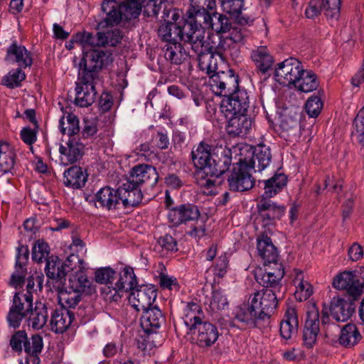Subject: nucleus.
Wrapping results in <instances>:
<instances>
[{"label":"nucleus","instance_id":"obj_1","mask_svg":"<svg viewBox=\"0 0 364 364\" xmlns=\"http://www.w3.org/2000/svg\"><path fill=\"white\" fill-rule=\"evenodd\" d=\"M213 11H186L183 16L184 31L189 33L192 39V51L197 55L200 69L213 71L216 63L213 56L214 46L205 39V30L207 29Z\"/></svg>","mask_w":364,"mask_h":364},{"label":"nucleus","instance_id":"obj_2","mask_svg":"<svg viewBox=\"0 0 364 364\" xmlns=\"http://www.w3.org/2000/svg\"><path fill=\"white\" fill-rule=\"evenodd\" d=\"M215 149L209 144L201 141L191 151V160L198 170V174L206 176H220L228 170L231 161V151L223 149L220 155L214 152Z\"/></svg>","mask_w":364,"mask_h":364},{"label":"nucleus","instance_id":"obj_3","mask_svg":"<svg viewBox=\"0 0 364 364\" xmlns=\"http://www.w3.org/2000/svg\"><path fill=\"white\" fill-rule=\"evenodd\" d=\"M113 62V53L109 50L91 49L83 52V56L79 63V74L87 79L100 80V71Z\"/></svg>","mask_w":364,"mask_h":364},{"label":"nucleus","instance_id":"obj_4","mask_svg":"<svg viewBox=\"0 0 364 364\" xmlns=\"http://www.w3.org/2000/svg\"><path fill=\"white\" fill-rule=\"evenodd\" d=\"M280 296L281 294L268 289L257 291L250 296L252 310H256L259 315L260 321H262L267 328L269 326L271 316L278 306Z\"/></svg>","mask_w":364,"mask_h":364},{"label":"nucleus","instance_id":"obj_5","mask_svg":"<svg viewBox=\"0 0 364 364\" xmlns=\"http://www.w3.org/2000/svg\"><path fill=\"white\" fill-rule=\"evenodd\" d=\"M216 62V59L214 58ZM216 63V68L213 71H209L208 69H201L206 70V73L210 76L209 84L212 90L218 95L225 97L230 94V92L235 91L240 88L239 86V76L232 69H228L226 71H217L218 65Z\"/></svg>","mask_w":364,"mask_h":364},{"label":"nucleus","instance_id":"obj_6","mask_svg":"<svg viewBox=\"0 0 364 364\" xmlns=\"http://www.w3.org/2000/svg\"><path fill=\"white\" fill-rule=\"evenodd\" d=\"M251 170L247 164L246 158L241 157L238 162L233 164L232 170L228 178L230 190L243 192L252 188L255 181L250 174Z\"/></svg>","mask_w":364,"mask_h":364},{"label":"nucleus","instance_id":"obj_7","mask_svg":"<svg viewBox=\"0 0 364 364\" xmlns=\"http://www.w3.org/2000/svg\"><path fill=\"white\" fill-rule=\"evenodd\" d=\"M250 107L249 95L245 89H237L223 97L220 111L225 117L230 114H246Z\"/></svg>","mask_w":364,"mask_h":364},{"label":"nucleus","instance_id":"obj_8","mask_svg":"<svg viewBox=\"0 0 364 364\" xmlns=\"http://www.w3.org/2000/svg\"><path fill=\"white\" fill-rule=\"evenodd\" d=\"M230 326H237L241 329L254 328L264 329L267 328L262 321H260L259 315L256 310H252L250 300L247 305L243 304L235 309Z\"/></svg>","mask_w":364,"mask_h":364},{"label":"nucleus","instance_id":"obj_9","mask_svg":"<svg viewBox=\"0 0 364 364\" xmlns=\"http://www.w3.org/2000/svg\"><path fill=\"white\" fill-rule=\"evenodd\" d=\"M303 70L301 62L297 59L294 58L286 59L278 63L274 70L276 80L282 85L294 86Z\"/></svg>","mask_w":364,"mask_h":364},{"label":"nucleus","instance_id":"obj_10","mask_svg":"<svg viewBox=\"0 0 364 364\" xmlns=\"http://www.w3.org/2000/svg\"><path fill=\"white\" fill-rule=\"evenodd\" d=\"M200 216L198 207L189 203L178 205L168 213V223L175 228L188 222L198 220Z\"/></svg>","mask_w":364,"mask_h":364},{"label":"nucleus","instance_id":"obj_11","mask_svg":"<svg viewBox=\"0 0 364 364\" xmlns=\"http://www.w3.org/2000/svg\"><path fill=\"white\" fill-rule=\"evenodd\" d=\"M127 179L136 186L153 188L159 181V174L156 168L151 165L138 164L132 168Z\"/></svg>","mask_w":364,"mask_h":364},{"label":"nucleus","instance_id":"obj_12","mask_svg":"<svg viewBox=\"0 0 364 364\" xmlns=\"http://www.w3.org/2000/svg\"><path fill=\"white\" fill-rule=\"evenodd\" d=\"M357 300L349 296L333 297L329 306L331 315L336 321H347L355 312Z\"/></svg>","mask_w":364,"mask_h":364},{"label":"nucleus","instance_id":"obj_13","mask_svg":"<svg viewBox=\"0 0 364 364\" xmlns=\"http://www.w3.org/2000/svg\"><path fill=\"white\" fill-rule=\"evenodd\" d=\"M196 327H193L191 331L193 334L192 339L200 348H208L212 346L218 339L219 331L215 325L203 321L200 322Z\"/></svg>","mask_w":364,"mask_h":364},{"label":"nucleus","instance_id":"obj_14","mask_svg":"<svg viewBox=\"0 0 364 364\" xmlns=\"http://www.w3.org/2000/svg\"><path fill=\"white\" fill-rule=\"evenodd\" d=\"M157 296V290L155 286L142 285L136 287L129 294V301L137 311H143L151 306Z\"/></svg>","mask_w":364,"mask_h":364},{"label":"nucleus","instance_id":"obj_15","mask_svg":"<svg viewBox=\"0 0 364 364\" xmlns=\"http://www.w3.org/2000/svg\"><path fill=\"white\" fill-rule=\"evenodd\" d=\"M79 82L76 84L75 91L76 97L75 103L81 107H87L95 102L97 96L95 85L99 80L84 78L83 75L78 73Z\"/></svg>","mask_w":364,"mask_h":364},{"label":"nucleus","instance_id":"obj_16","mask_svg":"<svg viewBox=\"0 0 364 364\" xmlns=\"http://www.w3.org/2000/svg\"><path fill=\"white\" fill-rule=\"evenodd\" d=\"M247 153L249 155H246L244 158L247 159V164L255 172H261L264 170L272 161L271 149L264 144L250 146Z\"/></svg>","mask_w":364,"mask_h":364},{"label":"nucleus","instance_id":"obj_17","mask_svg":"<svg viewBox=\"0 0 364 364\" xmlns=\"http://www.w3.org/2000/svg\"><path fill=\"white\" fill-rule=\"evenodd\" d=\"M284 276V268L282 264H277L269 269H266L264 273L255 274L257 282L263 287L262 289L272 290L274 293L283 294L281 281Z\"/></svg>","mask_w":364,"mask_h":364},{"label":"nucleus","instance_id":"obj_18","mask_svg":"<svg viewBox=\"0 0 364 364\" xmlns=\"http://www.w3.org/2000/svg\"><path fill=\"white\" fill-rule=\"evenodd\" d=\"M319 312L313 307L306 312L305 323L303 329V344L307 348H312L316 343L319 328Z\"/></svg>","mask_w":364,"mask_h":364},{"label":"nucleus","instance_id":"obj_19","mask_svg":"<svg viewBox=\"0 0 364 364\" xmlns=\"http://www.w3.org/2000/svg\"><path fill=\"white\" fill-rule=\"evenodd\" d=\"M185 25L163 23L158 29V34L167 44L183 41L192 48V39L188 38L189 33L184 31Z\"/></svg>","mask_w":364,"mask_h":364},{"label":"nucleus","instance_id":"obj_20","mask_svg":"<svg viewBox=\"0 0 364 364\" xmlns=\"http://www.w3.org/2000/svg\"><path fill=\"white\" fill-rule=\"evenodd\" d=\"M117 189L105 186L100 188L95 196V206L107 210L122 209V198Z\"/></svg>","mask_w":364,"mask_h":364},{"label":"nucleus","instance_id":"obj_21","mask_svg":"<svg viewBox=\"0 0 364 364\" xmlns=\"http://www.w3.org/2000/svg\"><path fill=\"white\" fill-rule=\"evenodd\" d=\"M270 198L260 196L257 205L259 215L265 225L273 224L275 220H279L286 211L284 205H277Z\"/></svg>","mask_w":364,"mask_h":364},{"label":"nucleus","instance_id":"obj_22","mask_svg":"<svg viewBox=\"0 0 364 364\" xmlns=\"http://www.w3.org/2000/svg\"><path fill=\"white\" fill-rule=\"evenodd\" d=\"M102 20L98 26L104 28L108 26H117L124 21L120 4L116 0H105L102 4Z\"/></svg>","mask_w":364,"mask_h":364},{"label":"nucleus","instance_id":"obj_23","mask_svg":"<svg viewBox=\"0 0 364 364\" xmlns=\"http://www.w3.org/2000/svg\"><path fill=\"white\" fill-rule=\"evenodd\" d=\"M4 60L11 64L16 63L21 68L31 67L33 64L31 52L16 40L8 47Z\"/></svg>","mask_w":364,"mask_h":364},{"label":"nucleus","instance_id":"obj_24","mask_svg":"<svg viewBox=\"0 0 364 364\" xmlns=\"http://www.w3.org/2000/svg\"><path fill=\"white\" fill-rule=\"evenodd\" d=\"M356 282H358V280H356L353 272L344 271L334 277L332 284L335 289L346 290V294L345 296L358 299L361 296V291Z\"/></svg>","mask_w":364,"mask_h":364},{"label":"nucleus","instance_id":"obj_25","mask_svg":"<svg viewBox=\"0 0 364 364\" xmlns=\"http://www.w3.org/2000/svg\"><path fill=\"white\" fill-rule=\"evenodd\" d=\"M119 194L122 198L123 208H129L139 205L143 199L141 188L136 186L129 179L119 186Z\"/></svg>","mask_w":364,"mask_h":364},{"label":"nucleus","instance_id":"obj_26","mask_svg":"<svg viewBox=\"0 0 364 364\" xmlns=\"http://www.w3.org/2000/svg\"><path fill=\"white\" fill-rule=\"evenodd\" d=\"M257 250L258 255L264 261L265 266L282 264L278 262L279 254L272 240L265 234H262L257 238Z\"/></svg>","mask_w":364,"mask_h":364},{"label":"nucleus","instance_id":"obj_27","mask_svg":"<svg viewBox=\"0 0 364 364\" xmlns=\"http://www.w3.org/2000/svg\"><path fill=\"white\" fill-rule=\"evenodd\" d=\"M137 287L136 277L131 267H125L119 274V279L114 283L112 289L115 291L114 300L122 296V293L132 291Z\"/></svg>","mask_w":364,"mask_h":364},{"label":"nucleus","instance_id":"obj_28","mask_svg":"<svg viewBox=\"0 0 364 364\" xmlns=\"http://www.w3.org/2000/svg\"><path fill=\"white\" fill-rule=\"evenodd\" d=\"M75 319V314L65 306L53 310L51 313V330L56 333H63L67 331Z\"/></svg>","mask_w":364,"mask_h":364},{"label":"nucleus","instance_id":"obj_29","mask_svg":"<svg viewBox=\"0 0 364 364\" xmlns=\"http://www.w3.org/2000/svg\"><path fill=\"white\" fill-rule=\"evenodd\" d=\"M30 311H32V310L27 311V306H26V304L23 301L21 297V293H16L13 298L12 305L7 315V321L9 326L14 328H18L23 318H26Z\"/></svg>","mask_w":364,"mask_h":364},{"label":"nucleus","instance_id":"obj_30","mask_svg":"<svg viewBox=\"0 0 364 364\" xmlns=\"http://www.w3.org/2000/svg\"><path fill=\"white\" fill-rule=\"evenodd\" d=\"M227 118H229L227 132L233 137L246 135L252 124V119L246 114H230Z\"/></svg>","mask_w":364,"mask_h":364},{"label":"nucleus","instance_id":"obj_31","mask_svg":"<svg viewBox=\"0 0 364 364\" xmlns=\"http://www.w3.org/2000/svg\"><path fill=\"white\" fill-rule=\"evenodd\" d=\"M142 311L141 326L146 333L154 332L164 322V316L156 306H151Z\"/></svg>","mask_w":364,"mask_h":364},{"label":"nucleus","instance_id":"obj_32","mask_svg":"<svg viewBox=\"0 0 364 364\" xmlns=\"http://www.w3.org/2000/svg\"><path fill=\"white\" fill-rule=\"evenodd\" d=\"M224 13L235 18L237 23L241 25H250L254 19L250 16L242 15L245 7V0H218Z\"/></svg>","mask_w":364,"mask_h":364},{"label":"nucleus","instance_id":"obj_33","mask_svg":"<svg viewBox=\"0 0 364 364\" xmlns=\"http://www.w3.org/2000/svg\"><path fill=\"white\" fill-rule=\"evenodd\" d=\"M67 146L60 145L59 152L65 156L66 164H73L79 161L84 154L85 144L78 137H70L67 142Z\"/></svg>","mask_w":364,"mask_h":364},{"label":"nucleus","instance_id":"obj_34","mask_svg":"<svg viewBox=\"0 0 364 364\" xmlns=\"http://www.w3.org/2000/svg\"><path fill=\"white\" fill-rule=\"evenodd\" d=\"M298 328L299 318L296 310L294 307H289L286 310L284 318L280 322V336L286 341L289 340L297 333Z\"/></svg>","mask_w":364,"mask_h":364},{"label":"nucleus","instance_id":"obj_35","mask_svg":"<svg viewBox=\"0 0 364 364\" xmlns=\"http://www.w3.org/2000/svg\"><path fill=\"white\" fill-rule=\"evenodd\" d=\"M250 58L257 69L262 74L272 70L274 58L267 46H258L251 51Z\"/></svg>","mask_w":364,"mask_h":364},{"label":"nucleus","instance_id":"obj_36","mask_svg":"<svg viewBox=\"0 0 364 364\" xmlns=\"http://www.w3.org/2000/svg\"><path fill=\"white\" fill-rule=\"evenodd\" d=\"M288 177L284 173H275L267 180L259 181L264 184V193L261 196L264 198H272L280 193L287 186Z\"/></svg>","mask_w":364,"mask_h":364},{"label":"nucleus","instance_id":"obj_37","mask_svg":"<svg viewBox=\"0 0 364 364\" xmlns=\"http://www.w3.org/2000/svg\"><path fill=\"white\" fill-rule=\"evenodd\" d=\"M43 348V338L39 334L33 335L30 338L27 337L24 343V351L27 354L26 364H40L39 354Z\"/></svg>","mask_w":364,"mask_h":364},{"label":"nucleus","instance_id":"obj_38","mask_svg":"<svg viewBox=\"0 0 364 364\" xmlns=\"http://www.w3.org/2000/svg\"><path fill=\"white\" fill-rule=\"evenodd\" d=\"M243 25L239 24L235 26H232L230 31H229V36L225 38H220V42L216 47H214L213 51V56L214 57V53H217L220 55V53L223 50H226L227 48L225 47L226 42L228 41H231L234 43L244 45L245 42L246 38L248 36L249 31L247 29L242 27Z\"/></svg>","mask_w":364,"mask_h":364},{"label":"nucleus","instance_id":"obj_39","mask_svg":"<svg viewBox=\"0 0 364 364\" xmlns=\"http://www.w3.org/2000/svg\"><path fill=\"white\" fill-rule=\"evenodd\" d=\"M205 316L201 306L193 301L188 302L184 309L183 321L190 331L193 327L204 321Z\"/></svg>","mask_w":364,"mask_h":364},{"label":"nucleus","instance_id":"obj_40","mask_svg":"<svg viewBox=\"0 0 364 364\" xmlns=\"http://www.w3.org/2000/svg\"><path fill=\"white\" fill-rule=\"evenodd\" d=\"M362 336L355 324L348 323L341 329L338 343L343 347L352 348L357 345Z\"/></svg>","mask_w":364,"mask_h":364},{"label":"nucleus","instance_id":"obj_41","mask_svg":"<svg viewBox=\"0 0 364 364\" xmlns=\"http://www.w3.org/2000/svg\"><path fill=\"white\" fill-rule=\"evenodd\" d=\"M65 287H68L69 291L75 290L81 293L85 292L87 294H90L94 291L91 282L83 272L70 274Z\"/></svg>","mask_w":364,"mask_h":364},{"label":"nucleus","instance_id":"obj_42","mask_svg":"<svg viewBox=\"0 0 364 364\" xmlns=\"http://www.w3.org/2000/svg\"><path fill=\"white\" fill-rule=\"evenodd\" d=\"M64 184L67 187L80 188L85 185L87 175L80 166H73L64 172Z\"/></svg>","mask_w":364,"mask_h":364},{"label":"nucleus","instance_id":"obj_43","mask_svg":"<svg viewBox=\"0 0 364 364\" xmlns=\"http://www.w3.org/2000/svg\"><path fill=\"white\" fill-rule=\"evenodd\" d=\"M16 164V154L11 145L0 141V172H11Z\"/></svg>","mask_w":364,"mask_h":364},{"label":"nucleus","instance_id":"obj_44","mask_svg":"<svg viewBox=\"0 0 364 364\" xmlns=\"http://www.w3.org/2000/svg\"><path fill=\"white\" fill-rule=\"evenodd\" d=\"M319 86L317 75L310 70H303L294 87L303 92H310L316 90Z\"/></svg>","mask_w":364,"mask_h":364},{"label":"nucleus","instance_id":"obj_45","mask_svg":"<svg viewBox=\"0 0 364 364\" xmlns=\"http://www.w3.org/2000/svg\"><path fill=\"white\" fill-rule=\"evenodd\" d=\"M164 49L165 58L172 64L180 65L188 58V53L179 42L166 44Z\"/></svg>","mask_w":364,"mask_h":364},{"label":"nucleus","instance_id":"obj_46","mask_svg":"<svg viewBox=\"0 0 364 364\" xmlns=\"http://www.w3.org/2000/svg\"><path fill=\"white\" fill-rule=\"evenodd\" d=\"M231 21L224 14L213 10L207 29L215 31L218 34L226 33L230 31Z\"/></svg>","mask_w":364,"mask_h":364},{"label":"nucleus","instance_id":"obj_47","mask_svg":"<svg viewBox=\"0 0 364 364\" xmlns=\"http://www.w3.org/2000/svg\"><path fill=\"white\" fill-rule=\"evenodd\" d=\"M62 266V260L55 255H51L48 258L45 267V272L48 278L55 282H61L65 275Z\"/></svg>","mask_w":364,"mask_h":364},{"label":"nucleus","instance_id":"obj_48","mask_svg":"<svg viewBox=\"0 0 364 364\" xmlns=\"http://www.w3.org/2000/svg\"><path fill=\"white\" fill-rule=\"evenodd\" d=\"M29 320L35 329H41L46 324L48 318V308L46 304L36 302L35 308L29 313Z\"/></svg>","mask_w":364,"mask_h":364},{"label":"nucleus","instance_id":"obj_49","mask_svg":"<svg viewBox=\"0 0 364 364\" xmlns=\"http://www.w3.org/2000/svg\"><path fill=\"white\" fill-rule=\"evenodd\" d=\"M59 129L63 134H68L69 138L77 137L80 132L77 117L73 113H68L66 117L63 116L59 121Z\"/></svg>","mask_w":364,"mask_h":364},{"label":"nucleus","instance_id":"obj_50","mask_svg":"<svg viewBox=\"0 0 364 364\" xmlns=\"http://www.w3.org/2000/svg\"><path fill=\"white\" fill-rule=\"evenodd\" d=\"M74 41L82 46L84 48L89 46H104V41H102V35L101 34V32H97L96 35H93L92 33L87 31L78 32L74 35Z\"/></svg>","mask_w":364,"mask_h":364},{"label":"nucleus","instance_id":"obj_51","mask_svg":"<svg viewBox=\"0 0 364 364\" xmlns=\"http://www.w3.org/2000/svg\"><path fill=\"white\" fill-rule=\"evenodd\" d=\"M142 4L143 0H124L119 3L124 21L138 18L142 11Z\"/></svg>","mask_w":364,"mask_h":364},{"label":"nucleus","instance_id":"obj_52","mask_svg":"<svg viewBox=\"0 0 364 364\" xmlns=\"http://www.w3.org/2000/svg\"><path fill=\"white\" fill-rule=\"evenodd\" d=\"M82 293L77 291H69L67 287L59 292V301L62 306H65L68 309L75 308L80 301Z\"/></svg>","mask_w":364,"mask_h":364},{"label":"nucleus","instance_id":"obj_53","mask_svg":"<svg viewBox=\"0 0 364 364\" xmlns=\"http://www.w3.org/2000/svg\"><path fill=\"white\" fill-rule=\"evenodd\" d=\"M22 69L23 68H18L9 71V73L2 78L1 84L9 88L19 87L21 82L26 78V74Z\"/></svg>","mask_w":364,"mask_h":364},{"label":"nucleus","instance_id":"obj_54","mask_svg":"<svg viewBox=\"0 0 364 364\" xmlns=\"http://www.w3.org/2000/svg\"><path fill=\"white\" fill-rule=\"evenodd\" d=\"M280 127L283 134H287L288 137H297L300 133L299 122L291 117H284L281 121Z\"/></svg>","mask_w":364,"mask_h":364},{"label":"nucleus","instance_id":"obj_55","mask_svg":"<svg viewBox=\"0 0 364 364\" xmlns=\"http://www.w3.org/2000/svg\"><path fill=\"white\" fill-rule=\"evenodd\" d=\"M341 0H322L321 9L328 19L337 20L341 14Z\"/></svg>","mask_w":364,"mask_h":364},{"label":"nucleus","instance_id":"obj_56","mask_svg":"<svg viewBox=\"0 0 364 364\" xmlns=\"http://www.w3.org/2000/svg\"><path fill=\"white\" fill-rule=\"evenodd\" d=\"M352 135L354 136L358 144L364 146V106L359 110L354 121Z\"/></svg>","mask_w":364,"mask_h":364},{"label":"nucleus","instance_id":"obj_57","mask_svg":"<svg viewBox=\"0 0 364 364\" xmlns=\"http://www.w3.org/2000/svg\"><path fill=\"white\" fill-rule=\"evenodd\" d=\"M50 252L48 243L38 240L32 248V259L33 261L40 263L43 260L47 261Z\"/></svg>","mask_w":364,"mask_h":364},{"label":"nucleus","instance_id":"obj_58","mask_svg":"<svg viewBox=\"0 0 364 364\" xmlns=\"http://www.w3.org/2000/svg\"><path fill=\"white\" fill-rule=\"evenodd\" d=\"M323 107V101L319 95L311 96L305 104V109L310 117L316 118L321 113Z\"/></svg>","mask_w":364,"mask_h":364},{"label":"nucleus","instance_id":"obj_59","mask_svg":"<svg viewBox=\"0 0 364 364\" xmlns=\"http://www.w3.org/2000/svg\"><path fill=\"white\" fill-rule=\"evenodd\" d=\"M115 274L116 272L111 267H102L97 269L95 273V281L100 284H110L112 287Z\"/></svg>","mask_w":364,"mask_h":364},{"label":"nucleus","instance_id":"obj_60","mask_svg":"<svg viewBox=\"0 0 364 364\" xmlns=\"http://www.w3.org/2000/svg\"><path fill=\"white\" fill-rule=\"evenodd\" d=\"M166 0H143V14L147 17H156Z\"/></svg>","mask_w":364,"mask_h":364},{"label":"nucleus","instance_id":"obj_61","mask_svg":"<svg viewBox=\"0 0 364 364\" xmlns=\"http://www.w3.org/2000/svg\"><path fill=\"white\" fill-rule=\"evenodd\" d=\"M27 333L25 331H17L11 337L9 345L13 351L18 354L24 350V343L27 339Z\"/></svg>","mask_w":364,"mask_h":364},{"label":"nucleus","instance_id":"obj_62","mask_svg":"<svg viewBox=\"0 0 364 364\" xmlns=\"http://www.w3.org/2000/svg\"><path fill=\"white\" fill-rule=\"evenodd\" d=\"M301 275H297L295 279L294 280V285L296 287V293L301 294V296L299 297V300H306L309 298L312 293V287L311 285L306 281H304L302 277H300Z\"/></svg>","mask_w":364,"mask_h":364},{"label":"nucleus","instance_id":"obj_63","mask_svg":"<svg viewBox=\"0 0 364 364\" xmlns=\"http://www.w3.org/2000/svg\"><path fill=\"white\" fill-rule=\"evenodd\" d=\"M228 304L227 298L220 290H214L210 300L209 307L212 311L223 309Z\"/></svg>","mask_w":364,"mask_h":364},{"label":"nucleus","instance_id":"obj_64","mask_svg":"<svg viewBox=\"0 0 364 364\" xmlns=\"http://www.w3.org/2000/svg\"><path fill=\"white\" fill-rule=\"evenodd\" d=\"M102 35V41H104V46H116L119 43L122 39V33L118 28H114L107 31L106 33L101 32Z\"/></svg>","mask_w":364,"mask_h":364}]
</instances>
